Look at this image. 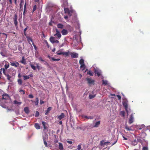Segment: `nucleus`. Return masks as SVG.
Wrapping results in <instances>:
<instances>
[{
  "mask_svg": "<svg viewBox=\"0 0 150 150\" xmlns=\"http://www.w3.org/2000/svg\"><path fill=\"white\" fill-rule=\"evenodd\" d=\"M145 127V126L144 125H142L138 126H137V129H141Z\"/></svg>",
  "mask_w": 150,
  "mask_h": 150,
  "instance_id": "obj_26",
  "label": "nucleus"
},
{
  "mask_svg": "<svg viewBox=\"0 0 150 150\" xmlns=\"http://www.w3.org/2000/svg\"><path fill=\"white\" fill-rule=\"evenodd\" d=\"M63 5H64V11L65 12V13H68V12H69L70 11L69 9L68 8H65V7H67L68 6H66L65 5H64V3H63Z\"/></svg>",
  "mask_w": 150,
  "mask_h": 150,
  "instance_id": "obj_13",
  "label": "nucleus"
},
{
  "mask_svg": "<svg viewBox=\"0 0 150 150\" xmlns=\"http://www.w3.org/2000/svg\"><path fill=\"white\" fill-rule=\"evenodd\" d=\"M116 96L118 98L119 100L121 99V97L120 95H117Z\"/></svg>",
  "mask_w": 150,
  "mask_h": 150,
  "instance_id": "obj_57",
  "label": "nucleus"
},
{
  "mask_svg": "<svg viewBox=\"0 0 150 150\" xmlns=\"http://www.w3.org/2000/svg\"><path fill=\"white\" fill-rule=\"evenodd\" d=\"M142 150H148V149L147 147L144 146L143 147Z\"/></svg>",
  "mask_w": 150,
  "mask_h": 150,
  "instance_id": "obj_56",
  "label": "nucleus"
},
{
  "mask_svg": "<svg viewBox=\"0 0 150 150\" xmlns=\"http://www.w3.org/2000/svg\"><path fill=\"white\" fill-rule=\"evenodd\" d=\"M71 12L70 11L69 12H68L67 14L69 16H71Z\"/></svg>",
  "mask_w": 150,
  "mask_h": 150,
  "instance_id": "obj_58",
  "label": "nucleus"
},
{
  "mask_svg": "<svg viewBox=\"0 0 150 150\" xmlns=\"http://www.w3.org/2000/svg\"><path fill=\"white\" fill-rule=\"evenodd\" d=\"M62 34L63 35H66L68 33V32L66 30L64 29L61 31Z\"/></svg>",
  "mask_w": 150,
  "mask_h": 150,
  "instance_id": "obj_16",
  "label": "nucleus"
},
{
  "mask_svg": "<svg viewBox=\"0 0 150 150\" xmlns=\"http://www.w3.org/2000/svg\"><path fill=\"white\" fill-rule=\"evenodd\" d=\"M27 6V2L26 1H25V4L24 6V11L23 12V15H24L26 11V7Z\"/></svg>",
  "mask_w": 150,
  "mask_h": 150,
  "instance_id": "obj_28",
  "label": "nucleus"
},
{
  "mask_svg": "<svg viewBox=\"0 0 150 150\" xmlns=\"http://www.w3.org/2000/svg\"><path fill=\"white\" fill-rule=\"evenodd\" d=\"M10 64L11 65L14 66L15 67H17L19 65L18 63L16 61L13 62H10Z\"/></svg>",
  "mask_w": 150,
  "mask_h": 150,
  "instance_id": "obj_7",
  "label": "nucleus"
},
{
  "mask_svg": "<svg viewBox=\"0 0 150 150\" xmlns=\"http://www.w3.org/2000/svg\"><path fill=\"white\" fill-rule=\"evenodd\" d=\"M24 111L26 113L28 114L29 112V109L27 107H26L24 108Z\"/></svg>",
  "mask_w": 150,
  "mask_h": 150,
  "instance_id": "obj_24",
  "label": "nucleus"
},
{
  "mask_svg": "<svg viewBox=\"0 0 150 150\" xmlns=\"http://www.w3.org/2000/svg\"><path fill=\"white\" fill-rule=\"evenodd\" d=\"M3 72L4 74L7 77V79L10 82H12V80L11 79V76H10L8 73L5 71V69L4 68H3Z\"/></svg>",
  "mask_w": 150,
  "mask_h": 150,
  "instance_id": "obj_1",
  "label": "nucleus"
},
{
  "mask_svg": "<svg viewBox=\"0 0 150 150\" xmlns=\"http://www.w3.org/2000/svg\"><path fill=\"white\" fill-rule=\"evenodd\" d=\"M69 52H63V55H65L66 56L69 55Z\"/></svg>",
  "mask_w": 150,
  "mask_h": 150,
  "instance_id": "obj_47",
  "label": "nucleus"
},
{
  "mask_svg": "<svg viewBox=\"0 0 150 150\" xmlns=\"http://www.w3.org/2000/svg\"><path fill=\"white\" fill-rule=\"evenodd\" d=\"M134 117L132 115H130V118L129 121V123L130 124L132 123L133 122Z\"/></svg>",
  "mask_w": 150,
  "mask_h": 150,
  "instance_id": "obj_12",
  "label": "nucleus"
},
{
  "mask_svg": "<svg viewBox=\"0 0 150 150\" xmlns=\"http://www.w3.org/2000/svg\"><path fill=\"white\" fill-rule=\"evenodd\" d=\"M87 74L91 76H93V73L91 71H89L87 73Z\"/></svg>",
  "mask_w": 150,
  "mask_h": 150,
  "instance_id": "obj_44",
  "label": "nucleus"
},
{
  "mask_svg": "<svg viewBox=\"0 0 150 150\" xmlns=\"http://www.w3.org/2000/svg\"><path fill=\"white\" fill-rule=\"evenodd\" d=\"M20 92H21L23 93V94L24 95L25 94V91L24 90H20L19 91Z\"/></svg>",
  "mask_w": 150,
  "mask_h": 150,
  "instance_id": "obj_53",
  "label": "nucleus"
},
{
  "mask_svg": "<svg viewBox=\"0 0 150 150\" xmlns=\"http://www.w3.org/2000/svg\"><path fill=\"white\" fill-rule=\"evenodd\" d=\"M2 34L4 35V36L3 37L5 39H6L7 38V34L6 33H2Z\"/></svg>",
  "mask_w": 150,
  "mask_h": 150,
  "instance_id": "obj_39",
  "label": "nucleus"
},
{
  "mask_svg": "<svg viewBox=\"0 0 150 150\" xmlns=\"http://www.w3.org/2000/svg\"><path fill=\"white\" fill-rule=\"evenodd\" d=\"M13 103L14 104L17 105H19L21 104L22 102H18V101H17L16 100H15L13 101Z\"/></svg>",
  "mask_w": 150,
  "mask_h": 150,
  "instance_id": "obj_21",
  "label": "nucleus"
},
{
  "mask_svg": "<svg viewBox=\"0 0 150 150\" xmlns=\"http://www.w3.org/2000/svg\"><path fill=\"white\" fill-rule=\"evenodd\" d=\"M137 142L138 141H137L136 139H134L132 142V145L134 146H135L137 144Z\"/></svg>",
  "mask_w": 150,
  "mask_h": 150,
  "instance_id": "obj_22",
  "label": "nucleus"
},
{
  "mask_svg": "<svg viewBox=\"0 0 150 150\" xmlns=\"http://www.w3.org/2000/svg\"><path fill=\"white\" fill-rule=\"evenodd\" d=\"M59 148L60 150H63V146L62 144L61 143H59Z\"/></svg>",
  "mask_w": 150,
  "mask_h": 150,
  "instance_id": "obj_19",
  "label": "nucleus"
},
{
  "mask_svg": "<svg viewBox=\"0 0 150 150\" xmlns=\"http://www.w3.org/2000/svg\"><path fill=\"white\" fill-rule=\"evenodd\" d=\"M35 127L37 129H39L40 128L39 125L37 123H36L35 124Z\"/></svg>",
  "mask_w": 150,
  "mask_h": 150,
  "instance_id": "obj_30",
  "label": "nucleus"
},
{
  "mask_svg": "<svg viewBox=\"0 0 150 150\" xmlns=\"http://www.w3.org/2000/svg\"><path fill=\"white\" fill-rule=\"evenodd\" d=\"M18 49L19 51H21L22 50V47L20 45H19L18 46Z\"/></svg>",
  "mask_w": 150,
  "mask_h": 150,
  "instance_id": "obj_51",
  "label": "nucleus"
},
{
  "mask_svg": "<svg viewBox=\"0 0 150 150\" xmlns=\"http://www.w3.org/2000/svg\"><path fill=\"white\" fill-rule=\"evenodd\" d=\"M27 38L28 41L30 44H31V43L30 42V41L32 42V43L33 42L32 39L30 37H27Z\"/></svg>",
  "mask_w": 150,
  "mask_h": 150,
  "instance_id": "obj_29",
  "label": "nucleus"
},
{
  "mask_svg": "<svg viewBox=\"0 0 150 150\" xmlns=\"http://www.w3.org/2000/svg\"><path fill=\"white\" fill-rule=\"evenodd\" d=\"M67 142L70 144H71L72 143V142L71 141H67Z\"/></svg>",
  "mask_w": 150,
  "mask_h": 150,
  "instance_id": "obj_60",
  "label": "nucleus"
},
{
  "mask_svg": "<svg viewBox=\"0 0 150 150\" xmlns=\"http://www.w3.org/2000/svg\"><path fill=\"white\" fill-rule=\"evenodd\" d=\"M0 105L3 108H6V105H1V104Z\"/></svg>",
  "mask_w": 150,
  "mask_h": 150,
  "instance_id": "obj_59",
  "label": "nucleus"
},
{
  "mask_svg": "<svg viewBox=\"0 0 150 150\" xmlns=\"http://www.w3.org/2000/svg\"><path fill=\"white\" fill-rule=\"evenodd\" d=\"M103 82L102 83L104 85H106L107 84V81H105L104 80H103L102 81Z\"/></svg>",
  "mask_w": 150,
  "mask_h": 150,
  "instance_id": "obj_45",
  "label": "nucleus"
},
{
  "mask_svg": "<svg viewBox=\"0 0 150 150\" xmlns=\"http://www.w3.org/2000/svg\"><path fill=\"white\" fill-rule=\"evenodd\" d=\"M51 59L52 60H53V61H58L60 60L59 59H55L53 57H51Z\"/></svg>",
  "mask_w": 150,
  "mask_h": 150,
  "instance_id": "obj_43",
  "label": "nucleus"
},
{
  "mask_svg": "<svg viewBox=\"0 0 150 150\" xmlns=\"http://www.w3.org/2000/svg\"><path fill=\"white\" fill-rule=\"evenodd\" d=\"M57 54L59 55H60L61 54L63 55V52H58L57 53Z\"/></svg>",
  "mask_w": 150,
  "mask_h": 150,
  "instance_id": "obj_62",
  "label": "nucleus"
},
{
  "mask_svg": "<svg viewBox=\"0 0 150 150\" xmlns=\"http://www.w3.org/2000/svg\"><path fill=\"white\" fill-rule=\"evenodd\" d=\"M56 33L54 35L56 37L57 39L59 40L61 38L62 35L58 29H56Z\"/></svg>",
  "mask_w": 150,
  "mask_h": 150,
  "instance_id": "obj_2",
  "label": "nucleus"
},
{
  "mask_svg": "<svg viewBox=\"0 0 150 150\" xmlns=\"http://www.w3.org/2000/svg\"><path fill=\"white\" fill-rule=\"evenodd\" d=\"M86 79L88 83L89 84L94 85V84L95 81L94 80L89 78H87Z\"/></svg>",
  "mask_w": 150,
  "mask_h": 150,
  "instance_id": "obj_5",
  "label": "nucleus"
},
{
  "mask_svg": "<svg viewBox=\"0 0 150 150\" xmlns=\"http://www.w3.org/2000/svg\"><path fill=\"white\" fill-rule=\"evenodd\" d=\"M17 14H15L13 18L14 23L16 26H17L18 22L17 21Z\"/></svg>",
  "mask_w": 150,
  "mask_h": 150,
  "instance_id": "obj_6",
  "label": "nucleus"
},
{
  "mask_svg": "<svg viewBox=\"0 0 150 150\" xmlns=\"http://www.w3.org/2000/svg\"><path fill=\"white\" fill-rule=\"evenodd\" d=\"M32 44H33V45L34 46V48L35 50H36L37 49V47H36V45H34V44L33 42Z\"/></svg>",
  "mask_w": 150,
  "mask_h": 150,
  "instance_id": "obj_63",
  "label": "nucleus"
},
{
  "mask_svg": "<svg viewBox=\"0 0 150 150\" xmlns=\"http://www.w3.org/2000/svg\"><path fill=\"white\" fill-rule=\"evenodd\" d=\"M122 137L123 138L124 140H127V138H126L124 136H123Z\"/></svg>",
  "mask_w": 150,
  "mask_h": 150,
  "instance_id": "obj_64",
  "label": "nucleus"
},
{
  "mask_svg": "<svg viewBox=\"0 0 150 150\" xmlns=\"http://www.w3.org/2000/svg\"><path fill=\"white\" fill-rule=\"evenodd\" d=\"M20 62L23 64H26V61L24 57H22V59L20 61Z\"/></svg>",
  "mask_w": 150,
  "mask_h": 150,
  "instance_id": "obj_14",
  "label": "nucleus"
},
{
  "mask_svg": "<svg viewBox=\"0 0 150 150\" xmlns=\"http://www.w3.org/2000/svg\"><path fill=\"white\" fill-rule=\"evenodd\" d=\"M52 108L51 107H49L47 108L46 112L45 113V115H47L48 113L50 112V111L52 110Z\"/></svg>",
  "mask_w": 150,
  "mask_h": 150,
  "instance_id": "obj_17",
  "label": "nucleus"
},
{
  "mask_svg": "<svg viewBox=\"0 0 150 150\" xmlns=\"http://www.w3.org/2000/svg\"><path fill=\"white\" fill-rule=\"evenodd\" d=\"M36 67L38 69V70H40V67L39 66V64L38 63H37L36 64Z\"/></svg>",
  "mask_w": 150,
  "mask_h": 150,
  "instance_id": "obj_49",
  "label": "nucleus"
},
{
  "mask_svg": "<svg viewBox=\"0 0 150 150\" xmlns=\"http://www.w3.org/2000/svg\"><path fill=\"white\" fill-rule=\"evenodd\" d=\"M39 112L38 111H37L36 112V113L35 114V117H38L39 116Z\"/></svg>",
  "mask_w": 150,
  "mask_h": 150,
  "instance_id": "obj_48",
  "label": "nucleus"
},
{
  "mask_svg": "<svg viewBox=\"0 0 150 150\" xmlns=\"http://www.w3.org/2000/svg\"><path fill=\"white\" fill-rule=\"evenodd\" d=\"M65 117V115L64 113H62L60 115L58 116L57 117V119L60 120Z\"/></svg>",
  "mask_w": 150,
  "mask_h": 150,
  "instance_id": "obj_9",
  "label": "nucleus"
},
{
  "mask_svg": "<svg viewBox=\"0 0 150 150\" xmlns=\"http://www.w3.org/2000/svg\"><path fill=\"white\" fill-rule=\"evenodd\" d=\"M50 40L52 44H54L55 43L56 44H58L59 42V41H58V40H55V37L52 36H51L50 38Z\"/></svg>",
  "mask_w": 150,
  "mask_h": 150,
  "instance_id": "obj_4",
  "label": "nucleus"
},
{
  "mask_svg": "<svg viewBox=\"0 0 150 150\" xmlns=\"http://www.w3.org/2000/svg\"><path fill=\"white\" fill-rule=\"evenodd\" d=\"M9 67V64H6L4 65V67L6 69Z\"/></svg>",
  "mask_w": 150,
  "mask_h": 150,
  "instance_id": "obj_42",
  "label": "nucleus"
},
{
  "mask_svg": "<svg viewBox=\"0 0 150 150\" xmlns=\"http://www.w3.org/2000/svg\"><path fill=\"white\" fill-rule=\"evenodd\" d=\"M125 129L128 131H132V129L131 128V127H129L126 125H125Z\"/></svg>",
  "mask_w": 150,
  "mask_h": 150,
  "instance_id": "obj_27",
  "label": "nucleus"
},
{
  "mask_svg": "<svg viewBox=\"0 0 150 150\" xmlns=\"http://www.w3.org/2000/svg\"><path fill=\"white\" fill-rule=\"evenodd\" d=\"M106 144V142H104V141H103V140L102 141L100 142V145H101V146L104 145H105Z\"/></svg>",
  "mask_w": 150,
  "mask_h": 150,
  "instance_id": "obj_40",
  "label": "nucleus"
},
{
  "mask_svg": "<svg viewBox=\"0 0 150 150\" xmlns=\"http://www.w3.org/2000/svg\"><path fill=\"white\" fill-rule=\"evenodd\" d=\"M66 27L67 28L69 29L70 30H71L72 29V27L69 25H66Z\"/></svg>",
  "mask_w": 150,
  "mask_h": 150,
  "instance_id": "obj_41",
  "label": "nucleus"
},
{
  "mask_svg": "<svg viewBox=\"0 0 150 150\" xmlns=\"http://www.w3.org/2000/svg\"><path fill=\"white\" fill-rule=\"evenodd\" d=\"M44 103V102L42 100H40V104H42Z\"/></svg>",
  "mask_w": 150,
  "mask_h": 150,
  "instance_id": "obj_61",
  "label": "nucleus"
},
{
  "mask_svg": "<svg viewBox=\"0 0 150 150\" xmlns=\"http://www.w3.org/2000/svg\"><path fill=\"white\" fill-rule=\"evenodd\" d=\"M123 106L124 107L126 111V112H127V113H128V105L127 103L126 102H125L123 103Z\"/></svg>",
  "mask_w": 150,
  "mask_h": 150,
  "instance_id": "obj_11",
  "label": "nucleus"
},
{
  "mask_svg": "<svg viewBox=\"0 0 150 150\" xmlns=\"http://www.w3.org/2000/svg\"><path fill=\"white\" fill-rule=\"evenodd\" d=\"M23 77L24 80L28 79L30 78L29 76H23Z\"/></svg>",
  "mask_w": 150,
  "mask_h": 150,
  "instance_id": "obj_34",
  "label": "nucleus"
},
{
  "mask_svg": "<svg viewBox=\"0 0 150 150\" xmlns=\"http://www.w3.org/2000/svg\"><path fill=\"white\" fill-rule=\"evenodd\" d=\"M23 4L24 2L23 1V0H21L20 4V7L21 10H22L23 9Z\"/></svg>",
  "mask_w": 150,
  "mask_h": 150,
  "instance_id": "obj_18",
  "label": "nucleus"
},
{
  "mask_svg": "<svg viewBox=\"0 0 150 150\" xmlns=\"http://www.w3.org/2000/svg\"><path fill=\"white\" fill-rule=\"evenodd\" d=\"M57 27L58 28L62 29L63 28L64 25L61 23H59L57 25Z\"/></svg>",
  "mask_w": 150,
  "mask_h": 150,
  "instance_id": "obj_25",
  "label": "nucleus"
},
{
  "mask_svg": "<svg viewBox=\"0 0 150 150\" xmlns=\"http://www.w3.org/2000/svg\"><path fill=\"white\" fill-rule=\"evenodd\" d=\"M68 0H63V1L64 2V5H65L66 6H68Z\"/></svg>",
  "mask_w": 150,
  "mask_h": 150,
  "instance_id": "obj_32",
  "label": "nucleus"
},
{
  "mask_svg": "<svg viewBox=\"0 0 150 150\" xmlns=\"http://www.w3.org/2000/svg\"><path fill=\"white\" fill-rule=\"evenodd\" d=\"M18 82L19 85H21L22 84V81L21 79H19L18 80Z\"/></svg>",
  "mask_w": 150,
  "mask_h": 150,
  "instance_id": "obj_38",
  "label": "nucleus"
},
{
  "mask_svg": "<svg viewBox=\"0 0 150 150\" xmlns=\"http://www.w3.org/2000/svg\"><path fill=\"white\" fill-rule=\"evenodd\" d=\"M9 97L8 94H3L2 95V99H5V100H7L8 99Z\"/></svg>",
  "mask_w": 150,
  "mask_h": 150,
  "instance_id": "obj_10",
  "label": "nucleus"
},
{
  "mask_svg": "<svg viewBox=\"0 0 150 150\" xmlns=\"http://www.w3.org/2000/svg\"><path fill=\"white\" fill-rule=\"evenodd\" d=\"M95 73L98 76H99L101 75V72L98 70H95Z\"/></svg>",
  "mask_w": 150,
  "mask_h": 150,
  "instance_id": "obj_20",
  "label": "nucleus"
},
{
  "mask_svg": "<svg viewBox=\"0 0 150 150\" xmlns=\"http://www.w3.org/2000/svg\"><path fill=\"white\" fill-rule=\"evenodd\" d=\"M125 112L124 111H122L120 112V115L123 117H124Z\"/></svg>",
  "mask_w": 150,
  "mask_h": 150,
  "instance_id": "obj_35",
  "label": "nucleus"
},
{
  "mask_svg": "<svg viewBox=\"0 0 150 150\" xmlns=\"http://www.w3.org/2000/svg\"><path fill=\"white\" fill-rule=\"evenodd\" d=\"M42 124L43 126L44 130H45L47 129V127L45 125L46 124V123L45 122L42 121Z\"/></svg>",
  "mask_w": 150,
  "mask_h": 150,
  "instance_id": "obj_23",
  "label": "nucleus"
},
{
  "mask_svg": "<svg viewBox=\"0 0 150 150\" xmlns=\"http://www.w3.org/2000/svg\"><path fill=\"white\" fill-rule=\"evenodd\" d=\"M30 65L33 69L34 70H36V67L35 66L31 64H30Z\"/></svg>",
  "mask_w": 150,
  "mask_h": 150,
  "instance_id": "obj_37",
  "label": "nucleus"
},
{
  "mask_svg": "<svg viewBox=\"0 0 150 150\" xmlns=\"http://www.w3.org/2000/svg\"><path fill=\"white\" fill-rule=\"evenodd\" d=\"M37 8V6L36 5H35L34 6L33 8V12L35 11L36 10Z\"/></svg>",
  "mask_w": 150,
  "mask_h": 150,
  "instance_id": "obj_46",
  "label": "nucleus"
},
{
  "mask_svg": "<svg viewBox=\"0 0 150 150\" xmlns=\"http://www.w3.org/2000/svg\"><path fill=\"white\" fill-rule=\"evenodd\" d=\"M28 97L31 98H33L34 96L33 95L30 94L28 95Z\"/></svg>",
  "mask_w": 150,
  "mask_h": 150,
  "instance_id": "obj_54",
  "label": "nucleus"
},
{
  "mask_svg": "<svg viewBox=\"0 0 150 150\" xmlns=\"http://www.w3.org/2000/svg\"><path fill=\"white\" fill-rule=\"evenodd\" d=\"M79 63L81 65L80 68H83V70L85 69L86 67L84 63V60L83 59H81L79 60Z\"/></svg>",
  "mask_w": 150,
  "mask_h": 150,
  "instance_id": "obj_3",
  "label": "nucleus"
},
{
  "mask_svg": "<svg viewBox=\"0 0 150 150\" xmlns=\"http://www.w3.org/2000/svg\"><path fill=\"white\" fill-rule=\"evenodd\" d=\"M45 139H46L45 138L43 137V141H44V144H45V146L46 147H47L48 146L47 144V142L46 141Z\"/></svg>",
  "mask_w": 150,
  "mask_h": 150,
  "instance_id": "obj_31",
  "label": "nucleus"
},
{
  "mask_svg": "<svg viewBox=\"0 0 150 150\" xmlns=\"http://www.w3.org/2000/svg\"><path fill=\"white\" fill-rule=\"evenodd\" d=\"M100 121H98L96 122L94 125H93V127H97L99 126V125H100Z\"/></svg>",
  "mask_w": 150,
  "mask_h": 150,
  "instance_id": "obj_15",
  "label": "nucleus"
},
{
  "mask_svg": "<svg viewBox=\"0 0 150 150\" xmlns=\"http://www.w3.org/2000/svg\"><path fill=\"white\" fill-rule=\"evenodd\" d=\"M28 28V26H27V27L25 28L24 30V32L25 35V33L27 30Z\"/></svg>",
  "mask_w": 150,
  "mask_h": 150,
  "instance_id": "obj_55",
  "label": "nucleus"
},
{
  "mask_svg": "<svg viewBox=\"0 0 150 150\" xmlns=\"http://www.w3.org/2000/svg\"><path fill=\"white\" fill-rule=\"evenodd\" d=\"M38 59H39V61H41L42 62H45L44 60L41 57H40L38 58Z\"/></svg>",
  "mask_w": 150,
  "mask_h": 150,
  "instance_id": "obj_52",
  "label": "nucleus"
},
{
  "mask_svg": "<svg viewBox=\"0 0 150 150\" xmlns=\"http://www.w3.org/2000/svg\"><path fill=\"white\" fill-rule=\"evenodd\" d=\"M96 96V95H89V98L90 99H92Z\"/></svg>",
  "mask_w": 150,
  "mask_h": 150,
  "instance_id": "obj_36",
  "label": "nucleus"
},
{
  "mask_svg": "<svg viewBox=\"0 0 150 150\" xmlns=\"http://www.w3.org/2000/svg\"><path fill=\"white\" fill-rule=\"evenodd\" d=\"M70 54L71 55V57L72 58H77L78 57V54L77 53L75 52H72Z\"/></svg>",
  "mask_w": 150,
  "mask_h": 150,
  "instance_id": "obj_8",
  "label": "nucleus"
},
{
  "mask_svg": "<svg viewBox=\"0 0 150 150\" xmlns=\"http://www.w3.org/2000/svg\"><path fill=\"white\" fill-rule=\"evenodd\" d=\"M36 101L35 102V105H38V104L39 99L37 97L36 98Z\"/></svg>",
  "mask_w": 150,
  "mask_h": 150,
  "instance_id": "obj_33",
  "label": "nucleus"
},
{
  "mask_svg": "<svg viewBox=\"0 0 150 150\" xmlns=\"http://www.w3.org/2000/svg\"><path fill=\"white\" fill-rule=\"evenodd\" d=\"M81 146L80 145H79L77 146V149L78 150H81Z\"/></svg>",
  "mask_w": 150,
  "mask_h": 150,
  "instance_id": "obj_50",
  "label": "nucleus"
}]
</instances>
